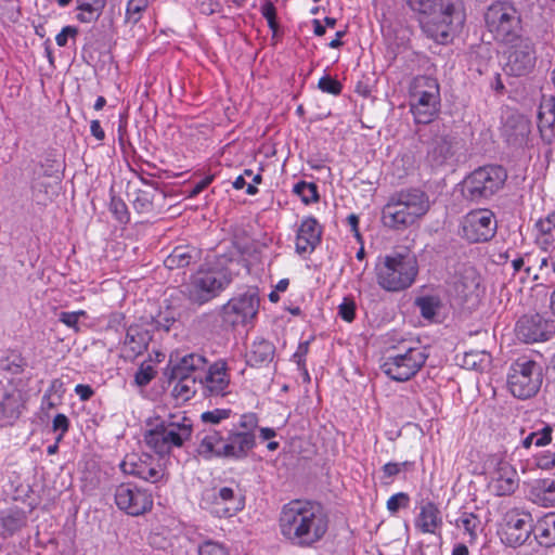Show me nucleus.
<instances>
[{"instance_id":"63","label":"nucleus","mask_w":555,"mask_h":555,"mask_svg":"<svg viewBox=\"0 0 555 555\" xmlns=\"http://www.w3.org/2000/svg\"><path fill=\"white\" fill-rule=\"evenodd\" d=\"M75 392L81 401H87L94 395V390L89 385L83 384H78L75 387Z\"/></svg>"},{"instance_id":"10","label":"nucleus","mask_w":555,"mask_h":555,"mask_svg":"<svg viewBox=\"0 0 555 555\" xmlns=\"http://www.w3.org/2000/svg\"><path fill=\"white\" fill-rule=\"evenodd\" d=\"M507 179L506 170L499 165H488L475 169L463 182L466 199L480 203L501 190Z\"/></svg>"},{"instance_id":"28","label":"nucleus","mask_w":555,"mask_h":555,"mask_svg":"<svg viewBox=\"0 0 555 555\" xmlns=\"http://www.w3.org/2000/svg\"><path fill=\"white\" fill-rule=\"evenodd\" d=\"M202 259V250L191 245L176 246L165 258L164 264L169 270L184 269Z\"/></svg>"},{"instance_id":"56","label":"nucleus","mask_w":555,"mask_h":555,"mask_svg":"<svg viewBox=\"0 0 555 555\" xmlns=\"http://www.w3.org/2000/svg\"><path fill=\"white\" fill-rule=\"evenodd\" d=\"M238 425L243 429L242 433H255V429L258 426V417L255 413L244 414L242 415Z\"/></svg>"},{"instance_id":"51","label":"nucleus","mask_w":555,"mask_h":555,"mask_svg":"<svg viewBox=\"0 0 555 555\" xmlns=\"http://www.w3.org/2000/svg\"><path fill=\"white\" fill-rule=\"evenodd\" d=\"M230 415V409H215L212 411L204 412L201 415V418L204 423L218 424L221 421L229 418Z\"/></svg>"},{"instance_id":"52","label":"nucleus","mask_w":555,"mask_h":555,"mask_svg":"<svg viewBox=\"0 0 555 555\" xmlns=\"http://www.w3.org/2000/svg\"><path fill=\"white\" fill-rule=\"evenodd\" d=\"M339 317L346 322H352L356 318V304L353 299L344 298L338 307Z\"/></svg>"},{"instance_id":"33","label":"nucleus","mask_w":555,"mask_h":555,"mask_svg":"<svg viewBox=\"0 0 555 555\" xmlns=\"http://www.w3.org/2000/svg\"><path fill=\"white\" fill-rule=\"evenodd\" d=\"M535 540L545 547L555 545V512L547 513L535 522Z\"/></svg>"},{"instance_id":"32","label":"nucleus","mask_w":555,"mask_h":555,"mask_svg":"<svg viewBox=\"0 0 555 555\" xmlns=\"http://www.w3.org/2000/svg\"><path fill=\"white\" fill-rule=\"evenodd\" d=\"M24 511L13 507L0 512V534L11 537L26 525Z\"/></svg>"},{"instance_id":"25","label":"nucleus","mask_w":555,"mask_h":555,"mask_svg":"<svg viewBox=\"0 0 555 555\" xmlns=\"http://www.w3.org/2000/svg\"><path fill=\"white\" fill-rule=\"evenodd\" d=\"M531 121L520 114L512 115L504 125V137L508 145L519 149L528 144Z\"/></svg>"},{"instance_id":"14","label":"nucleus","mask_w":555,"mask_h":555,"mask_svg":"<svg viewBox=\"0 0 555 555\" xmlns=\"http://www.w3.org/2000/svg\"><path fill=\"white\" fill-rule=\"evenodd\" d=\"M202 505L219 518H229L245 506L244 498L231 487L206 490L202 495Z\"/></svg>"},{"instance_id":"41","label":"nucleus","mask_w":555,"mask_h":555,"mask_svg":"<svg viewBox=\"0 0 555 555\" xmlns=\"http://www.w3.org/2000/svg\"><path fill=\"white\" fill-rule=\"evenodd\" d=\"M207 359L198 353H189L180 358L176 362V372L180 374L181 370L188 369L191 371L203 372L206 367Z\"/></svg>"},{"instance_id":"12","label":"nucleus","mask_w":555,"mask_h":555,"mask_svg":"<svg viewBox=\"0 0 555 555\" xmlns=\"http://www.w3.org/2000/svg\"><path fill=\"white\" fill-rule=\"evenodd\" d=\"M431 138L427 146V160L433 167L451 165L459 160L464 142L444 126L435 125L430 128Z\"/></svg>"},{"instance_id":"62","label":"nucleus","mask_w":555,"mask_h":555,"mask_svg":"<svg viewBox=\"0 0 555 555\" xmlns=\"http://www.w3.org/2000/svg\"><path fill=\"white\" fill-rule=\"evenodd\" d=\"M57 184V181H54V185L51 183L46 184L44 182H37L34 185V190L35 192L38 193H44V197L42 198V201H46L47 198H50V194H56Z\"/></svg>"},{"instance_id":"58","label":"nucleus","mask_w":555,"mask_h":555,"mask_svg":"<svg viewBox=\"0 0 555 555\" xmlns=\"http://www.w3.org/2000/svg\"><path fill=\"white\" fill-rule=\"evenodd\" d=\"M169 380L193 377L194 375H201V371H191L188 369L181 370L180 374H178L176 372V363H173L172 359H170L169 361Z\"/></svg>"},{"instance_id":"48","label":"nucleus","mask_w":555,"mask_h":555,"mask_svg":"<svg viewBox=\"0 0 555 555\" xmlns=\"http://www.w3.org/2000/svg\"><path fill=\"white\" fill-rule=\"evenodd\" d=\"M154 194L140 190L133 201V206L139 212H147L153 209Z\"/></svg>"},{"instance_id":"61","label":"nucleus","mask_w":555,"mask_h":555,"mask_svg":"<svg viewBox=\"0 0 555 555\" xmlns=\"http://www.w3.org/2000/svg\"><path fill=\"white\" fill-rule=\"evenodd\" d=\"M309 351V341L300 343L297 347V350L293 354L294 361L297 363L298 367H304L306 365L305 359Z\"/></svg>"},{"instance_id":"50","label":"nucleus","mask_w":555,"mask_h":555,"mask_svg":"<svg viewBox=\"0 0 555 555\" xmlns=\"http://www.w3.org/2000/svg\"><path fill=\"white\" fill-rule=\"evenodd\" d=\"M261 14L267 20L269 28L273 34L278 31L276 9L271 1H266L261 5Z\"/></svg>"},{"instance_id":"37","label":"nucleus","mask_w":555,"mask_h":555,"mask_svg":"<svg viewBox=\"0 0 555 555\" xmlns=\"http://www.w3.org/2000/svg\"><path fill=\"white\" fill-rule=\"evenodd\" d=\"M198 377L199 375H194L193 377L172 379L171 382H176L173 386L176 397L182 400L191 399L199 389Z\"/></svg>"},{"instance_id":"2","label":"nucleus","mask_w":555,"mask_h":555,"mask_svg":"<svg viewBox=\"0 0 555 555\" xmlns=\"http://www.w3.org/2000/svg\"><path fill=\"white\" fill-rule=\"evenodd\" d=\"M406 4L421 15L425 36L438 44L451 43L465 22L462 0H406Z\"/></svg>"},{"instance_id":"53","label":"nucleus","mask_w":555,"mask_h":555,"mask_svg":"<svg viewBox=\"0 0 555 555\" xmlns=\"http://www.w3.org/2000/svg\"><path fill=\"white\" fill-rule=\"evenodd\" d=\"M411 465H412V463H410L408 461L402 462V463H395V462L386 463L382 467L383 477L387 478V479H392L393 477L399 475L402 469H406Z\"/></svg>"},{"instance_id":"30","label":"nucleus","mask_w":555,"mask_h":555,"mask_svg":"<svg viewBox=\"0 0 555 555\" xmlns=\"http://www.w3.org/2000/svg\"><path fill=\"white\" fill-rule=\"evenodd\" d=\"M529 499L542 507L555 506V480L547 478L535 480L530 488Z\"/></svg>"},{"instance_id":"4","label":"nucleus","mask_w":555,"mask_h":555,"mask_svg":"<svg viewBox=\"0 0 555 555\" xmlns=\"http://www.w3.org/2000/svg\"><path fill=\"white\" fill-rule=\"evenodd\" d=\"M374 270L376 283L382 289L400 293L415 283L418 275V261L411 251H393L379 257Z\"/></svg>"},{"instance_id":"54","label":"nucleus","mask_w":555,"mask_h":555,"mask_svg":"<svg viewBox=\"0 0 555 555\" xmlns=\"http://www.w3.org/2000/svg\"><path fill=\"white\" fill-rule=\"evenodd\" d=\"M52 428L54 431H60L57 436V441H61L64 435L69 429V420L65 414H56L52 422Z\"/></svg>"},{"instance_id":"31","label":"nucleus","mask_w":555,"mask_h":555,"mask_svg":"<svg viewBox=\"0 0 555 555\" xmlns=\"http://www.w3.org/2000/svg\"><path fill=\"white\" fill-rule=\"evenodd\" d=\"M274 352L275 347L271 341L264 338H257L253 341L248 352L246 353V362L250 366L268 364L273 360Z\"/></svg>"},{"instance_id":"45","label":"nucleus","mask_w":555,"mask_h":555,"mask_svg":"<svg viewBox=\"0 0 555 555\" xmlns=\"http://www.w3.org/2000/svg\"><path fill=\"white\" fill-rule=\"evenodd\" d=\"M411 499L408 493L398 492L387 500L386 507L391 515H396L401 508H408Z\"/></svg>"},{"instance_id":"24","label":"nucleus","mask_w":555,"mask_h":555,"mask_svg":"<svg viewBox=\"0 0 555 555\" xmlns=\"http://www.w3.org/2000/svg\"><path fill=\"white\" fill-rule=\"evenodd\" d=\"M443 519L438 505L433 501L423 502L414 519V527L423 534H440Z\"/></svg>"},{"instance_id":"18","label":"nucleus","mask_w":555,"mask_h":555,"mask_svg":"<svg viewBox=\"0 0 555 555\" xmlns=\"http://www.w3.org/2000/svg\"><path fill=\"white\" fill-rule=\"evenodd\" d=\"M512 49L507 56L505 70L513 76L527 75L535 65L534 44L529 38L519 37L515 43H509Z\"/></svg>"},{"instance_id":"15","label":"nucleus","mask_w":555,"mask_h":555,"mask_svg":"<svg viewBox=\"0 0 555 555\" xmlns=\"http://www.w3.org/2000/svg\"><path fill=\"white\" fill-rule=\"evenodd\" d=\"M496 220L489 209H475L461 221V236L469 243L490 241L496 233Z\"/></svg>"},{"instance_id":"22","label":"nucleus","mask_w":555,"mask_h":555,"mask_svg":"<svg viewBox=\"0 0 555 555\" xmlns=\"http://www.w3.org/2000/svg\"><path fill=\"white\" fill-rule=\"evenodd\" d=\"M256 446L255 433L231 430L223 443V459L243 460Z\"/></svg>"},{"instance_id":"59","label":"nucleus","mask_w":555,"mask_h":555,"mask_svg":"<svg viewBox=\"0 0 555 555\" xmlns=\"http://www.w3.org/2000/svg\"><path fill=\"white\" fill-rule=\"evenodd\" d=\"M537 227L543 234H550L555 229V211L547 215L545 219H541L537 222Z\"/></svg>"},{"instance_id":"57","label":"nucleus","mask_w":555,"mask_h":555,"mask_svg":"<svg viewBox=\"0 0 555 555\" xmlns=\"http://www.w3.org/2000/svg\"><path fill=\"white\" fill-rule=\"evenodd\" d=\"M77 35L78 29L76 27L65 26L55 37L56 44L59 47H65L67 44L68 38H75Z\"/></svg>"},{"instance_id":"16","label":"nucleus","mask_w":555,"mask_h":555,"mask_svg":"<svg viewBox=\"0 0 555 555\" xmlns=\"http://www.w3.org/2000/svg\"><path fill=\"white\" fill-rule=\"evenodd\" d=\"M114 499L117 507L130 516H141L153 508L152 493L131 482L118 485Z\"/></svg>"},{"instance_id":"19","label":"nucleus","mask_w":555,"mask_h":555,"mask_svg":"<svg viewBox=\"0 0 555 555\" xmlns=\"http://www.w3.org/2000/svg\"><path fill=\"white\" fill-rule=\"evenodd\" d=\"M125 474L132 475L144 481L156 483L165 476L162 465L150 454H130L120 463Z\"/></svg>"},{"instance_id":"26","label":"nucleus","mask_w":555,"mask_h":555,"mask_svg":"<svg viewBox=\"0 0 555 555\" xmlns=\"http://www.w3.org/2000/svg\"><path fill=\"white\" fill-rule=\"evenodd\" d=\"M151 340L150 331L140 325H130L124 340L122 357L126 360H134L147 350Z\"/></svg>"},{"instance_id":"46","label":"nucleus","mask_w":555,"mask_h":555,"mask_svg":"<svg viewBox=\"0 0 555 555\" xmlns=\"http://www.w3.org/2000/svg\"><path fill=\"white\" fill-rule=\"evenodd\" d=\"M109 210L119 222L126 223L129 221L128 208L121 198L112 196Z\"/></svg>"},{"instance_id":"42","label":"nucleus","mask_w":555,"mask_h":555,"mask_svg":"<svg viewBox=\"0 0 555 555\" xmlns=\"http://www.w3.org/2000/svg\"><path fill=\"white\" fill-rule=\"evenodd\" d=\"M293 192L298 195L305 204L319 201L318 186L312 182L299 181L294 185Z\"/></svg>"},{"instance_id":"43","label":"nucleus","mask_w":555,"mask_h":555,"mask_svg":"<svg viewBox=\"0 0 555 555\" xmlns=\"http://www.w3.org/2000/svg\"><path fill=\"white\" fill-rule=\"evenodd\" d=\"M149 7V0H129L126 8V22L137 24Z\"/></svg>"},{"instance_id":"1","label":"nucleus","mask_w":555,"mask_h":555,"mask_svg":"<svg viewBox=\"0 0 555 555\" xmlns=\"http://www.w3.org/2000/svg\"><path fill=\"white\" fill-rule=\"evenodd\" d=\"M279 528L292 545L312 547L326 534L328 517L321 503L296 499L283 505Z\"/></svg>"},{"instance_id":"39","label":"nucleus","mask_w":555,"mask_h":555,"mask_svg":"<svg viewBox=\"0 0 555 555\" xmlns=\"http://www.w3.org/2000/svg\"><path fill=\"white\" fill-rule=\"evenodd\" d=\"M480 519L474 513L463 512L456 519L455 525L459 528H463L469 535V543H474L478 537V530L480 528Z\"/></svg>"},{"instance_id":"35","label":"nucleus","mask_w":555,"mask_h":555,"mask_svg":"<svg viewBox=\"0 0 555 555\" xmlns=\"http://www.w3.org/2000/svg\"><path fill=\"white\" fill-rule=\"evenodd\" d=\"M105 4L106 0H77V10L81 11L77 18L82 23H91L98 20Z\"/></svg>"},{"instance_id":"3","label":"nucleus","mask_w":555,"mask_h":555,"mask_svg":"<svg viewBox=\"0 0 555 555\" xmlns=\"http://www.w3.org/2000/svg\"><path fill=\"white\" fill-rule=\"evenodd\" d=\"M429 199L420 189H406L393 193L382 209V223L393 231H404L416 223L429 210Z\"/></svg>"},{"instance_id":"20","label":"nucleus","mask_w":555,"mask_h":555,"mask_svg":"<svg viewBox=\"0 0 555 555\" xmlns=\"http://www.w3.org/2000/svg\"><path fill=\"white\" fill-rule=\"evenodd\" d=\"M199 389L205 397H223L228 393L230 376L224 360L212 363L207 372H201L198 377Z\"/></svg>"},{"instance_id":"29","label":"nucleus","mask_w":555,"mask_h":555,"mask_svg":"<svg viewBox=\"0 0 555 555\" xmlns=\"http://www.w3.org/2000/svg\"><path fill=\"white\" fill-rule=\"evenodd\" d=\"M519 486L517 472L507 463H500L495 477L493 478V488L499 496L513 494Z\"/></svg>"},{"instance_id":"5","label":"nucleus","mask_w":555,"mask_h":555,"mask_svg":"<svg viewBox=\"0 0 555 555\" xmlns=\"http://www.w3.org/2000/svg\"><path fill=\"white\" fill-rule=\"evenodd\" d=\"M231 259L227 255L217 256L216 263H205L191 276L186 285L189 300L204 305L218 297L232 282V274L225 267Z\"/></svg>"},{"instance_id":"49","label":"nucleus","mask_w":555,"mask_h":555,"mask_svg":"<svg viewBox=\"0 0 555 555\" xmlns=\"http://www.w3.org/2000/svg\"><path fill=\"white\" fill-rule=\"evenodd\" d=\"M318 87L322 92L338 95L341 93L343 85L330 75L320 78Z\"/></svg>"},{"instance_id":"13","label":"nucleus","mask_w":555,"mask_h":555,"mask_svg":"<svg viewBox=\"0 0 555 555\" xmlns=\"http://www.w3.org/2000/svg\"><path fill=\"white\" fill-rule=\"evenodd\" d=\"M259 305L260 299L254 288L232 297L220 309L222 324L229 327L248 324L256 318Z\"/></svg>"},{"instance_id":"21","label":"nucleus","mask_w":555,"mask_h":555,"mask_svg":"<svg viewBox=\"0 0 555 555\" xmlns=\"http://www.w3.org/2000/svg\"><path fill=\"white\" fill-rule=\"evenodd\" d=\"M516 336L526 344L547 340L552 326L540 314L524 315L516 323Z\"/></svg>"},{"instance_id":"60","label":"nucleus","mask_w":555,"mask_h":555,"mask_svg":"<svg viewBox=\"0 0 555 555\" xmlns=\"http://www.w3.org/2000/svg\"><path fill=\"white\" fill-rule=\"evenodd\" d=\"M215 176L209 175L197 182L189 192L188 197L193 198L196 197L199 193H202L212 181Z\"/></svg>"},{"instance_id":"17","label":"nucleus","mask_w":555,"mask_h":555,"mask_svg":"<svg viewBox=\"0 0 555 555\" xmlns=\"http://www.w3.org/2000/svg\"><path fill=\"white\" fill-rule=\"evenodd\" d=\"M535 535V524L530 513L518 508L511 509L505 515L502 541L517 547L525 544L531 534Z\"/></svg>"},{"instance_id":"11","label":"nucleus","mask_w":555,"mask_h":555,"mask_svg":"<svg viewBox=\"0 0 555 555\" xmlns=\"http://www.w3.org/2000/svg\"><path fill=\"white\" fill-rule=\"evenodd\" d=\"M543 382L542 367L526 357L517 359L509 367L507 387L518 399H529L538 393Z\"/></svg>"},{"instance_id":"9","label":"nucleus","mask_w":555,"mask_h":555,"mask_svg":"<svg viewBox=\"0 0 555 555\" xmlns=\"http://www.w3.org/2000/svg\"><path fill=\"white\" fill-rule=\"evenodd\" d=\"M487 29L496 41L515 43L521 37V20L508 2L496 1L485 13Z\"/></svg>"},{"instance_id":"40","label":"nucleus","mask_w":555,"mask_h":555,"mask_svg":"<svg viewBox=\"0 0 555 555\" xmlns=\"http://www.w3.org/2000/svg\"><path fill=\"white\" fill-rule=\"evenodd\" d=\"M553 428L550 425H544L541 429L530 433L521 440V447L529 449L532 444L537 447H544L552 441Z\"/></svg>"},{"instance_id":"44","label":"nucleus","mask_w":555,"mask_h":555,"mask_svg":"<svg viewBox=\"0 0 555 555\" xmlns=\"http://www.w3.org/2000/svg\"><path fill=\"white\" fill-rule=\"evenodd\" d=\"M198 555H230L228 548L220 542L205 540L197 546Z\"/></svg>"},{"instance_id":"27","label":"nucleus","mask_w":555,"mask_h":555,"mask_svg":"<svg viewBox=\"0 0 555 555\" xmlns=\"http://www.w3.org/2000/svg\"><path fill=\"white\" fill-rule=\"evenodd\" d=\"M199 442L197 453L204 460H211L214 457L223 459V443L225 439L222 434L214 428L204 429L197 435Z\"/></svg>"},{"instance_id":"55","label":"nucleus","mask_w":555,"mask_h":555,"mask_svg":"<svg viewBox=\"0 0 555 555\" xmlns=\"http://www.w3.org/2000/svg\"><path fill=\"white\" fill-rule=\"evenodd\" d=\"M155 372L151 365L141 366L134 375V380L139 386H146L154 378Z\"/></svg>"},{"instance_id":"36","label":"nucleus","mask_w":555,"mask_h":555,"mask_svg":"<svg viewBox=\"0 0 555 555\" xmlns=\"http://www.w3.org/2000/svg\"><path fill=\"white\" fill-rule=\"evenodd\" d=\"M22 396L20 391L5 392L0 401V412L4 417H16L21 413Z\"/></svg>"},{"instance_id":"23","label":"nucleus","mask_w":555,"mask_h":555,"mask_svg":"<svg viewBox=\"0 0 555 555\" xmlns=\"http://www.w3.org/2000/svg\"><path fill=\"white\" fill-rule=\"evenodd\" d=\"M322 228L313 217L305 218L296 234V251L299 255L312 253L321 243Z\"/></svg>"},{"instance_id":"34","label":"nucleus","mask_w":555,"mask_h":555,"mask_svg":"<svg viewBox=\"0 0 555 555\" xmlns=\"http://www.w3.org/2000/svg\"><path fill=\"white\" fill-rule=\"evenodd\" d=\"M415 307L418 308L423 319L434 322L443 307L442 300L438 295H424L416 297Z\"/></svg>"},{"instance_id":"38","label":"nucleus","mask_w":555,"mask_h":555,"mask_svg":"<svg viewBox=\"0 0 555 555\" xmlns=\"http://www.w3.org/2000/svg\"><path fill=\"white\" fill-rule=\"evenodd\" d=\"M480 285V276L474 270H466L455 283L456 292L463 297L473 295Z\"/></svg>"},{"instance_id":"64","label":"nucleus","mask_w":555,"mask_h":555,"mask_svg":"<svg viewBox=\"0 0 555 555\" xmlns=\"http://www.w3.org/2000/svg\"><path fill=\"white\" fill-rule=\"evenodd\" d=\"M61 403V395H57V401L53 399L50 393H44L41 401V409L43 411L52 410Z\"/></svg>"},{"instance_id":"6","label":"nucleus","mask_w":555,"mask_h":555,"mask_svg":"<svg viewBox=\"0 0 555 555\" xmlns=\"http://www.w3.org/2000/svg\"><path fill=\"white\" fill-rule=\"evenodd\" d=\"M440 87L436 78L427 75L414 77L409 86V107L416 124H429L439 114Z\"/></svg>"},{"instance_id":"7","label":"nucleus","mask_w":555,"mask_h":555,"mask_svg":"<svg viewBox=\"0 0 555 555\" xmlns=\"http://www.w3.org/2000/svg\"><path fill=\"white\" fill-rule=\"evenodd\" d=\"M427 359L426 347L400 345L388 350L380 369L392 380L406 382L420 372Z\"/></svg>"},{"instance_id":"47","label":"nucleus","mask_w":555,"mask_h":555,"mask_svg":"<svg viewBox=\"0 0 555 555\" xmlns=\"http://www.w3.org/2000/svg\"><path fill=\"white\" fill-rule=\"evenodd\" d=\"M81 317H87V312L85 310H78L73 312L62 311L59 314V321L65 324L67 327L73 328L76 333L80 331L79 328V319Z\"/></svg>"},{"instance_id":"8","label":"nucleus","mask_w":555,"mask_h":555,"mask_svg":"<svg viewBox=\"0 0 555 555\" xmlns=\"http://www.w3.org/2000/svg\"><path fill=\"white\" fill-rule=\"evenodd\" d=\"M192 421L182 416L177 421H162L144 434V441L155 453L168 455L172 448H181L192 436Z\"/></svg>"}]
</instances>
